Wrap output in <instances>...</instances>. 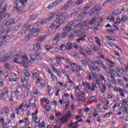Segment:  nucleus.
Here are the masks:
<instances>
[{
    "mask_svg": "<svg viewBox=\"0 0 128 128\" xmlns=\"http://www.w3.org/2000/svg\"><path fill=\"white\" fill-rule=\"evenodd\" d=\"M28 2V0H15L14 3V9L15 10H20V8H24Z\"/></svg>",
    "mask_w": 128,
    "mask_h": 128,
    "instance_id": "nucleus-1",
    "label": "nucleus"
},
{
    "mask_svg": "<svg viewBox=\"0 0 128 128\" xmlns=\"http://www.w3.org/2000/svg\"><path fill=\"white\" fill-rule=\"evenodd\" d=\"M8 7V5L5 4L2 10L0 12V23L3 19L6 20L10 17V16L8 14H6Z\"/></svg>",
    "mask_w": 128,
    "mask_h": 128,
    "instance_id": "nucleus-2",
    "label": "nucleus"
},
{
    "mask_svg": "<svg viewBox=\"0 0 128 128\" xmlns=\"http://www.w3.org/2000/svg\"><path fill=\"white\" fill-rule=\"evenodd\" d=\"M66 22L65 18L63 16H59L56 19V22L57 23L56 29L58 28L59 27H60V26L62 24H64Z\"/></svg>",
    "mask_w": 128,
    "mask_h": 128,
    "instance_id": "nucleus-3",
    "label": "nucleus"
},
{
    "mask_svg": "<svg viewBox=\"0 0 128 128\" xmlns=\"http://www.w3.org/2000/svg\"><path fill=\"white\" fill-rule=\"evenodd\" d=\"M75 24L74 20L70 21V22H69V24H68L67 26L64 27V30L66 31V33L68 34L70 31L72 30V28L71 26H72L73 24Z\"/></svg>",
    "mask_w": 128,
    "mask_h": 128,
    "instance_id": "nucleus-4",
    "label": "nucleus"
},
{
    "mask_svg": "<svg viewBox=\"0 0 128 128\" xmlns=\"http://www.w3.org/2000/svg\"><path fill=\"white\" fill-rule=\"evenodd\" d=\"M23 123L26 126H28L30 125V122L29 121L28 117L23 118L22 120H19V121H18L19 124H22Z\"/></svg>",
    "mask_w": 128,
    "mask_h": 128,
    "instance_id": "nucleus-5",
    "label": "nucleus"
},
{
    "mask_svg": "<svg viewBox=\"0 0 128 128\" xmlns=\"http://www.w3.org/2000/svg\"><path fill=\"white\" fill-rule=\"evenodd\" d=\"M100 58H102V60H105V62H108L110 64V67L113 68L114 65H116V64L112 61H111L110 59H108V58H105L104 54H102L100 56Z\"/></svg>",
    "mask_w": 128,
    "mask_h": 128,
    "instance_id": "nucleus-6",
    "label": "nucleus"
},
{
    "mask_svg": "<svg viewBox=\"0 0 128 128\" xmlns=\"http://www.w3.org/2000/svg\"><path fill=\"white\" fill-rule=\"evenodd\" d=\"M92 64L94 65L95 64H96L98 66L100 65L103 68V69L105 70H107L106 66H104L103 62H102L101 60H96V62H92L91 63Z\"/></svg>",
    "mask_w": 128,
    "mask_h": 128,
    "instance_id": "nucleus-7",
    "label": "nucleus"
},
{
    "mask_svg": "<svg viewBox=\"0 0 128 128\" xmlns=\"http://www.w3.org/2000/svg\"><path fill=\"white\" fill-rule=\"evenodd\" d=\"M30 33L34 36H38V34L40 32L39 29H36L32 28L30 31Z\"/></svg>",
    "mask_w": 128,
    "mask_h": 128,
    "instance_id": "nucleus-8",
    "label": "nucleus"
},
{
    "mask_svg": "<svg viewBox=\"0 0 128 128\" xmlns=\"http://www.w3.org/2000/svg\"><path fill=\"white\" fill-rule=\"evenodd\" d=\"M48 73L50 74V76L51 78L52 79L53 82H57L58 78L56 77V74H54V73L52 72L51 70L48 69Z\"/></svg>",
    "mask_w": 128,
    "mask_h": 128,
    "instance_id": "nucleus-9",
    "label": "nucleus"
},
{
    "mask_svg": "<svg viewBox=\"0 0 128 128\" xmlns=\"http://www.w3.org/2000/svg\"><path fill=\"white\" fill-rule=\"evenodd\" d=\"M100 10H101V8L96 6L93 8L92 12L94 15L97 16L100 13Z\"/></svg>",
    "mask_w": 128,
    "mask_h": 128,
    "instance_id": "nucleus-10",
    "label": "nucleus"
},
{
    "mask_svg": "<svg viewBox=\"0 0 128 128\" xmlns=\"http://www.w3.org/2000/svg\"><path fill=\"white\" fill-rule=\"evenodd\" d=\"M57 16H58V14L56 12H50L49 14V18L48 19L50 21Z\"/></svg>",
    "mask_w": 128,
    "mask_h": 128,
    "instance_id": "nucleus-11",
    "label": "nucleus"
},
{
    "mask_svg": "<svg viewBox=\"0 0 128 128\" xmlns=\"http://www.w3.org/2000/svg\"><path fill=\"white\" fill-rule=\"evenodd\" d=\"M16 18L10 19L6 22V26H10L16 24Z\"/></svg>",
    "mask_w": 128,
    "mask_h": 128,
    "instance_id": "nucleus-12",
    "label": "nucleus"
},
{
    "mask_svg": "<svg viewBox=\"0 0 128 128\" xmlns=\"http://www.w3.org/2000/svg\"><path fill=\"white\" fill-rule=\"evenodd\" d=\"M60 36L58 34H57L55 36L54 39L52 40V44L54 46H56L58 42L59 41V38Z\"/></svg>",
    "mask_w": 128,
    "mask_h": 128,
    "instance_id": "nucleus-13",
    "label": "nucleus"
},
{
    "mask_svg": "<svg viewBox=\"0 0 128 128\" xmlns=\"http://www.w3.org/2000/svg\"><path fill=\"white\" fill-rule=\"evenodd\" d=\"M82 66H76V68L72 69V71L74 72H80V71L82 70Z\"/></svg>",
    "mask_w": 128,
    "mask_h": 128,
    "instance_id": "nucleus-14",
    "label": "nucleus"
},
{
    "mask_svg": "<svg viewBox=\"0 0 128 128\" xmlns=\"http://www.w3.org/2000/svg\"><path fill=\"white\" fill-rule=\"evenodd\" d=\"M12 58V55H8L7 56H4L2 57V58L1 59L2 61L3 62H7L9 60H10Z\"/></svg>",
    "mask_w": 128,
    "mask_h": 128,
    "instance_id": "nucleus-15",
    "label": "nucleus"
},
{
    "mask_svg": "<svg viewBox=\"0 0 128 128\" xmlns=\"http://www.w3.org/2000/svg\"><path fill=\"white\" fill-rule=\"evenodd\" d=\"M59 2H54L52 4H50L48 8V10H52V8L56 6L58 4Z\"/></svg>",
    "mask_w": 128,
    "mask_h": 128,
    "instance_id": "nucleus-16",
    "label": "nucleus"
},
{
    "mask_svg": "<svg viewBox=\"0 0 128 128\" xmlns=\"http://www.w3.org/2000/svg\"><path fill=\"white\" fill-rule=\"evenodd\" d=\"M109 78H112V82L114 84H116V82L115 80V75L113 73H110L108 75Z\"/></svg>",
    "mask_w": 128,
    "mask_h": 128,
    "instance_id": "nucleus-17",
    "label": "nucleus"
},
{
    "mask_svg": "<svg viewBox=\"0 0 128 128\" xmlns=\"http://www.w3.org/2000/svg\"><path fill=\"white\" fill-rule=\"evenodd\" d=\"M66 50L70 52L72 50V44L70 42H68L66 46Z\"/></svg>",
    "mask_w": 128,
    "mask_h": 128,
    "instance_id": "nucleus-18",
    "label": "nucleus"
},
{
    "mask_svg": "<svg viewBox=\"0 0 128 128\" xmlns=\"http://www.w3.org/2000/svg\"><path fill=\"white\" fill-rule=\"evenodd\" d=\"M24 74L25 76V78H26L28 80H29L30 76V72L28 70L24 69Z\"/></svg>",
    "mask_w": 128,
    "mask_h": 128,
    "instance_id": "nucleus-19",
    "label": "nucleus"
},
{
    "mask_svg": "<svg viewBox=\"0 0 128 128\" xmlns=\"http://www.w3.org/2000/svg\"><path fill=\"white\" fill-rule=\"evenodd\" d=\"M31 26L32 25L29 24L27 23H24V30L26 32L28 30H29Z\"/></svg>",
    "mask_w": 128,
    "mask_h": 128,
    "instance_id": "nucleus-20",
    "label": "nucleus"
},
{
    "mask_svg": "<svg viewBox=\"0 0 128 128\" xmlns=\"http://www.w3.org/2000/svg\"><path fill=\"white\" fill-rule=\"evenodd\" d=\"M46 92L48 93V95H50V92L52 90V87L49 84H47Z\"/></svg>",
    "mask_w": 128,
    "mask_h": 128,
    "instance_id": "nucleus-21",
    "label": "nucleus"
},
{
    "mask_svg": "<svg viewBox=\"0 0 128 128\" xmlns=\"http://www.w3.org/2000/svg\"><path fill=\"white\" fill-rule=\"evenodd\" d=\"M40 100L44 102V104H46L47 105H48L50 102L49 100L45 98H40Z\"/></svg>",
    "mask_w": 128,
    "mask_h": 128,
    "instance_id": "nucleus-22",
    "label": "nucleus"
},
{
    "mask_svg": "<svg viewBox=\"0 0 128 128\" xmlns=\"http://www.w3.org/2000/svg\"><path fill=\"white\" fill-rule=\"evenodd\" d=\"M86 37V36H84L80 37L79 38L76 39V42H78V44H80L81 42H85L86 40V39H84Z\"/></svg>",
    "mask_w": 128,
    "mask_h": 128,
    "instance_id": "nucleus-23",
    "label": "nucleus"
},
{
    "mask_svg": "<svg viewBox=\"0 0 128 128\" xmlns=\"http://www.w3.org/2000/svg\"><path fill=\"white\" fill-rule=\"evenodd\" d=\"M100 90L102 94H105L107 90L106 86L104 84H102V86L100 88Z\"/></svg>",
    "mask_w": 128,
    "mask_h": 128,
    "instance_id": "nucleus-24",
    "label": "nucleus"
},
{
    "mask_svg": "<svg viewBox=\"0 0 128 128\" xmlns=\"http://www.w3.org/2000/svg\"><path fill=\"white\" fill-rule=\"evenodd\" d=\"M98 116V113L96 110H94V112L92 111H90V116H91V118L96 117Z\"/></svg>",
    "mask_w": 128,
    "mask_h": 128,
    "instance_id": "nucleus-25",
    "label": "nucleus"
},
{
    "mask_svg": "<svg viewBox=\"0 0 128 128\" xmlns=\"http://www.w3.org/2000/svg\"><path fill=\"white\" fill-rule=\"evenodd\" d=\"M38 113V109H37L36 110V112L34 113H32V118L34 119V120H38V117L37 116Z\"/></svg>",
    "mask_w": 128,
    "mask_h": 128,
    "instance_id": "nucleus-26",
    "label": "nucleus"
},
{
    "mask_svg": "<svg viewBox=\"0 0 128 128\" xmlns=\"http://www.w3.org/2000/svg\"><path fill=\"white\" fill-rule=\"evenodd\" d=\"M36 102V100L35 99H33L32 98L30 100V104H32V108H36V106L35 102Z\"/></svg>",
    "mask_w": 128,
    "mask_h": 128,
    "instance_id": "nucleus-27",
    "label": "nucleus"
},
{
    "mask_svg": "<svg viewBox=\"0 0 128 128\" xmlns=\"http://www.w3.org/2000/svg\"><path fill=\"white\" fill-rule=\"evenodd\" d=\"M55 58L56 60H58L60 62H62V60H64L65 58L64 56H56Z\"/></svg>",
    "mask_w": 128,
    "mask_h": 128,
    "instance_id": "nucleus-28",
    "label": "nucleus"
},
{
    "mask_svg": "<svg viewBox=\"0 0 128 128\" xmlns=\"http://www.w3.org/2000/svg\"><path fill=\"white\" fill-rule=\"evenodd\" d=\"M118 20H120L121 23H124V22H126V16H124L122 17V18H118Z\"/></svg>",
    "mask_w": 128,
    "mask_h": 128,
    "instance_id": "nucleus-29",
    "label": "nucleus"
},
{
    "mask_svg": "<svg viewBox=\"0 0 128 128\" xmlns=\"http://www.w3.org/2000/svg\"><path fill=\"white\" fill-rule=\"evenodd\" d=\"M99 88V86H97L96 83H92V88H91V92H94L95 90V88Z\"/></svg>",
    "mask_w": 128,
    "mask_h": 128,
    "instance_id": "nucleus-30",
    "label": "nucleus"
},
{
    "mask_svg": "<svg viewBox=\"0 0 128 128\" xmlns=\"http://www.w3.org/2000/svg\"><path fill=\"white\" fill-rule=\"evenodd\" d=\"M66 118L69 120L72 117V114L70 111H68L67 112V114H66V116H64Z\"/></svg>",
    "mask_w": 128,
    "mask_h": 128,
    "instance_id": "nucleus-31",
    "label": "nucleus"
},
{
    "mask_svg": "<svg viewBox=\"0 0 128 128\" xmlns=\"http://www.w3.org/2000/svg\"><path fill=\"white\" fill-rule=\"evenodd\" d=\"M112 114V112L110 111L108 113L106 114H105L103 115V118H106L110 117L111 115Z\"/></svg>",
    "mask_w": 128,
    "mask_h": 128,
    "instance_id": "nucleus-32",
    "label": "nucleus"
},
{
    "mask_svg": "<svg viewBox=\"0 0 128 128\" xmlns=\"http://www.w3.org/2000/svg\"><path fill=\"white\" fill-rule=\"evenodd\" d=\"M2 94L4 96V95H8V88H7V87L4 88L3 92Z\"/></svg>",
    "mask_w": 128,
    "mask_h": 128,
    "instance_id": "nucleus-33",
    "label": "nucleus"
},
{
    "mask_svg": "<svg viewBox=\"0 0 128 128\" xmlns=\"http://www.w3.org/2000/svg\"><path fill=\"white\" fill-rule=\"evenodd\" d=\"M80 62L84 66H88V60H80Z\"/></svg>",
    "mask_w": 128,
    "mask_h": 128,
    "instance_id": "nucleus-34",
    "label": "nucleus"
},
{
    "mask_svg": "<svg viewBox=\"0 0 128 128\" xmlns=\"http://www.w3.org/2000/svg\"><path fill=\"white\" fill-rule=\"evenodd\" d=\"M18 81V78H8V82H16Z\"/></svg>",
    "mask_w": 128,
    "mask_h": 128,
    "instance_id": "nucleus-35",
    "label": "nucleus"
},
{
    "mask_svg": "<svg viewBox=\"0 0 128 128\" xmlns=\"http://www.w3.org/2000/svg\"><path fill=\"white\" fill-rule=\"evenodd\" d=\"M118 92L120 93V96H122L123 98L124 97V92L123 89H122V88H119Z\"/></svg>",
    "mask_w": 128,
    "mask_h": 128,
    "instance_id": "nucleus-36",
    "label": "nucleus"
},
{
    "mask_svg": "<svg viewBox=\"0 0 128 128\" xmlns=\"http://www.w3.org/2000/svg\"><path fill=\"white\" fill-rule=\"evenodd\" d=\"M36 58L37 60H40L42 58V56L40 54L35 53Z\"/></svg>",
    "mask_w": 128,
    "mask_h": 128,
    "instance_id": "nucleus-37",
    "label": "nucleus"
},
{
    "mask_svg": "<svg viewBox=\"0 0 128 128\" xmlns=\"http://www.w3.org/2000/svg\"><path fill=\"white\" fill-rule=\"evenodd\" d=\"M56 67H57V66L56 64H54L51 66V68H52V72L55 73H56V72L58 71L56 70Z\"/></svg>",
    "mask_w": 128,
    "mask_h": 128,
    "instance_id": "nucleus-38",
    "label": "nucleus"
},
{
    "mask_svg": "<svg viewBox=\"0 0 128 128\" xmlns=\"http://www.w3.org/2000/svg\"><path fill=\"white\" fill-rule=\"evenodd\" d=\"M36 84H39L41 82H43L44 80L42 78L39 76L38 78H36Z\"/></svg>",
    "mask_w": 128,
    "mask_h": 128,
    "instance_id": "nucleus-39",
    "label": "nucleus"
},
{
    "mask_svg": "<svg viewBox=\"0 0 128 128\" xmlns=\"http://www.w3.org/2000/svg\"><path fill=\"white\" fill-rule=\"evenodd\" d=\"M61 116V114L60 112L56 113V122L58 123V122H60V116Z\"/></svg>",
    "mask_w": 128,
    "mask_h": 128,
    "instance_id": "nucleus-40",
    "label": "nucleus"
},
{
    "mask_svg": "<svg viewBox=\"0 0 128 128\" xmlns=\"http://www.w3.org/2000/svg\"><path fill=\"white\" fill-rule=\"evenodd\" d=\"M68 120L66 118L65 116H62L60 120L62 124L66 123L68 122Z\"/></svg>",
    "mask_w": 128,
    "mask_h": 128,
    "instance_id": "nucleus-41",
    "label": "nucleus"
},
{
    "mask_svg": "<svg viewBox=\"0 0 128 128\" xmlns=\"http://www.w3.org/2000/svg\"><path fill=\"white\" fill-rule=\"evenodd\" d=\"M48 22H50V20L48 19V18H44V19L40 21V24H46Z\"/></svg>",
    "mask_w": 128,
    "mask_h": 128,
    "instance_id": "nucleus-42",
    "label": "nucleus"
},
{
    "mask_svg": "<svg viewBox=\"0 0 128 128\" xmlns=\"http://www.w3.org/2000/svg\"><path fill=\"white\" fill-rule=\"evenodd\" d=\"M60 50L62 52H64L66 50H67L66 46L64 44H62L60 46Z\"/></svg>",
    "mask_w": 128,
    "mask_h": 128,
    "instance_id": "nucleus-43",
    "label": "nucleus"
},
{
    "mask_svg": "<svg viewBox=\"0 0 128 128\" xmlns=\"http://www.w3.org/2000/svg\"><path fill=\"white\" fill-rule=\"evenodd\" d=\"M21 26H22V24L18 23V25H16L14 26V30L15 31H18L20 29Z\"/></svg>",
    "mask_w": 128,
    "mask_h": 128,
    "instance_id": "nucleus-44",
    "label": "nucleus"
},
{
    "mask_svg": "<svg viewBox=\"0 0 128 128\" xmlns=\"http://www.w3.org/2000/svg\"><path fill=\"white\" fill-rule=\"evenodd\" d=\"M68 33L66 32L64 30L62 32V34H61V38H66L67 37V34Z\"/></svg>",
    "mask_w": 128,
    "mask_h": 128,
    "instance_id": "nucleus-45",
    "label": "nucleus"
},
{
    "mask_svg": "<svg viewBox=\"0 0 128 128\" xmlns=\"http://www.w3.org/2000/svg\"><path fill=\"white\" fill-rule=\"evenodd\" d=\"M40 45L39 44H37L35 45V46H34V51L38 52L40 50Z\"/></svg>",
    "mask_w": 128,
    "mask_h": 128,
    "instance_id": "nucleus-46",
    "label": "nucleus"
},
{
    "mask_svg": "<svg viewBox=\"0 0 128 128\" xmlns=\"http://www.w3.org/2000/svg\"><path fill=\"white\" fill-rule=\"evenodd\" d=\"M90 68L91 70V71H92L93 70H94L96 72H100L101 70L100 68H98V67H96V68H94L93 67L90 66Z\"/></svg>",
    "mask_w": 128,
    "mask_h": 128,
    "instance_id": "nucleus-47",
    "label": "nucleus"
},
{
    "mask_svg": "<svg viewBox=\"0 0 128 128\" xmlns=\"http://www.w3.org/2000/svg\"><path fill=\"white\" fill-rule=\"evenodd\" d=\"M98 100H100V102H102V103H104L106 102V98H103L102 96H100L98 98Z\"/></svg>",
    "mask_w": 128,
    "mask_h": 128,
    "instance_id": "nucleus-48",
    "label": "nucleus"
},
{
    "mask_svg": "<svg viewBox=\"0 0 128 128\" xmlns=\"http://www.w3.org/2000/svg\"><path fill=\"white\" fill-rule=\"evenodd\" d=\"M36 19V14H32L30 16V20L34 21Z\"/></svg>",
    "mask_w": 128,
    "mask_h": 128,
    "instance_id": "nucleus-49",
    "label": "nucleus"
},
{
    "mask_svg": "<svg viewBox=\"0 0 128 128\" xmlns=\"http://www.w3.org/2000/svg\"><path fill=\"white\" fill-rule=\"evenodd\" d=\"M122 112L125 114L128 115V108H126V106H124V108H123Z\"/></svg>",
    "mask_w": 128,
    "mask_h": 128,
    "instance_id": "nucleus-50",
    "label": "nucleus"
},
{
    "mask_svg": "<svg viewBox=\"0 0 128 128\" xmlns=\"http://www.w3.org/2000/svg\"><path fill=\"white\" fill-rule=\"evenodd\" d=\"M96 21V18H93L89 22V24L92 25Z\"/></svg>",
    "mask_w": 128,
    "mask_h": 128,
    "instance_id": "nucleus-51",
    "label": "nucleus"
},
{
    "mask_svg": "<svg viewBox=\"0 0 128 128\" xmlns=\"http://www.w3.org/2000/svg\"><path fill=\"white\" fill-rule=\"evenodd\" d=\"M95 39H96V42L97 44H98V46L101 47L102 46V44L100 42L99 38L98 37H95Z\"/></svg>",
    "mask_w": 128,
    "mask_h": 128,
    "instance_id": "nucleus-52",
    "label": "nucleus"
},
{
    "mask_svg": "<svg viewBox=\"0 0 128 128\" xmlns=\"http://www.w3.org/2000/svg\"><path fill=\"white\" fill-rule=\"evenodd\" d=\"M95 99H96V96H92V97L90 98V100H88V102H90V103H92L94 101Z\"/></svg>",
    "mask_w": 128,
    "mask_h": 128,
    "instance_id": "nucleus-53",
    "label": "nucleus"
},
{
    "mask_svg": "<svg viewBox=\"0 0 128 128\" xmlns=\"http://www.w3.org/2000/svg\"><path fill=\"white\" fill-rule=\"evenodd\" d=\"M20 56H19L18 55H16V57L14 58V63L16 64H18V60H19L20 58Z\"/></svg>",
    "mask_w": 128,
    "mask_h": 128,
    "instance_id": "nucleus-54",
    "label": "nucleus"
},
{
    "mask_svg": "<svg viewBox=\"0 0 128 128\" xmlns=\"http://www.w3.org/2000/svg\"><path fill=\"white\" fill-rule=\"evenodd\" d=\"M64 61L66 64H70V65L72 63L71 60H70V59H69V58H66V59H64Z\"/></svg>",
    "mask_w": 128,
    "mask_h": 128,
    "instance_id": "nucleus-55",
    "label": "nucleus"
},
{
    "mask_svg": "<svg viewBox=\"0 0 128 128\" xmlns=\"http://www.w3.org/2000/svg\"><path fill=\"white\" fill-rule=\"evenodd\" d=\"M30 58L34 62L36 60V54L30 55Z\"/></svg>",
    "mask_w": 128,
    "mask_h": 128,
    "instance_id": "nucleus-56",
    "label": "nucleus"
},
{
    "mask_svg": "<svg viewBox=\"0 0 128 128\" xmlns=\"http://www.w3.org/2000/svg\"><path fill=\"white\" fill-rule=\"evenodd\" d=\"M32 74V78H34V80H36L37 78H38V74L36 72H34Z\"/></svg>",
    "mask_w": 128,
    "mask_h": 128,
    "instance_id": "nucleus-57",
    "label": "nucleus"
},
{
    "mask_svg": "<svg viewBox=\"0 0 128 128\" xmlns=\"http://www.w3.org/2000/svg\"><path fill=\"white\" fill-rule=\"evenodd\" d=\"M113 98H114V100H113L114 102H117L120 100V98L117 96H114Z\"/></svg>",
    "mask_w": 128,
    "mask_h": 128,
    "instance_id": "nucleus-58",
    "label": "nucleus"
},
{
    "mask_svg": "<svg viewBox=\"0 0 128 128\" xmlns=\"http://www.w3.org/2000/svg\"><path fill=\"white\" fill-rule=\"evenodd\" d=\"M24 106V104H22L18 108L19 110H21L22 112H24V109L22 108V107Z\"/></svg>",
    "mask_w": 128,
    "mask_h": 128,
    "instance_id": "nucleus-59",
    "label": "nucleus"
},
{
    "mask_svg": "<svg viewBox=\"0 0 128 128\" xmlns=\"http://www.w3.org/2000/svg\"><path fill=\"white\" fill-rule=\"evenodd\" d=\"M4 67L8 70H11L12 68L10 67L9 64H4Z\"/></svg>",
    "mask_w": 128,
    "mask_h": 128,
    "instance_id": "nucleus-60",
    "label": "nucleus"
},
{
    "mask_svg": "<svg viewBox=\"0 0 128 128\" xmlns=\"http://www.w3.org/2000/svg\"><path fill=\"white\" fill-rule=\"evenodd\" d=\"M106 39H108V40H112V41L116 40V39L114 38H112V36H106Z\"/></svg>",
    "mask_w": 128,
    "mask_h": 128,
    "instance_id": "nucleus-61",
    "label": "nucleus"
},
{
    "mask_svg": "<svg viewBox=\"0 0 128 128\" xmlns=\"http://www.w3.org/2000/svg\"><path fill=\"white\" fill-rule=\"evenodd\" d=\"M86 88H87L88 90H90V92H91L92 88L90 86V82H88L86 83Z\"/></svg>",
    "mask_w": 128,
    "mask_h": 128,
    "instance_id": "nucleus-62",
    "label": "nucleus"
},
{
    "mask_svg": "<svg viewBox=\"0 0 128 128\" xmlns=\"http://www.w3.org/2000/svg\"><path fill=\"white\" fill-rule=\"evenodd\" d=\"M128 100H126V99H124V100L122 101V104L124 106L128 105Z\"/></svg>",
    "mask_w": 128,
    "mask_h": 128,
    "instance_id": "nucleus-63",
    "label": "nucleus"
},
{
    "mask_svg": "<svg viewBox=\"0 0 128 128\" xmlns=\"http://www.w3.org/2000/svg\"><path fill=\"white\" fill-rule=\"evenodd\" d=\"M122 69L118 70V74L119 76H120L122 74Z\"/></svg>",
    "mask_w": 128,
    "mask_h": 128,
    "instance_id": "nucleus-64",
    "label": "nucleus"
}]
</instances>
